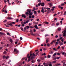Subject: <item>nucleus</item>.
Listing matches in <instances>:
<instances>
[{"label":"nucleus","mask_w":66,"mask_h":66,"mask_svg":"<svg viewBox=\"0 0 66 66\" xmlns=\"http://www.w3.org/2000/svg\"><path fill=\"white\" fill-rule=\"evenodd\" d=\"M32 55V53H30V55L29 56V54H28L27 55V58H28L29 59L28 60V62H29L31 61V59H30L31 56Z\"/></svg>","instance_id":"f257e3e1"},{"label":"nucleus","mask_w":66,"mask_h":66,"mask_svg":"<svg viewBox=\"0 0 66 66\" xmlns=\"http://www.w3.org/2000/svg\"><path fill=\"white\" fill-rule=\"evenodd\" d=\"M62 33H63L62 35L63 36V37H65V36H66V30H64V31H63L62 32Z\"/></svg>","instance_id":"f03ea898"},{"label":"nucleus","mask_w":66,"mask_h":66,"mask_svg":"<svg viewBox=\"0 0 66 66\" xmlns=\"http://www.w3.org/2000/svg\"><path fill=\"white\" fill-rule=\"evenodd\" d=\"M14 52H16V53H18V50H17V49H16V48H14Z\"/></svg>","instance_id":"7ed1b4c3"},{"label":"nucleus","mask_w":66,"mask_h":66,"mask_svg":"<svg viewBox=\"0 0 66 66\" xmlns=\"http://www.w3.org/2000/svg\"><path fill=\"white\" fill-rule=\"evenodd\" d=\"M2 12H4L5 13H7V11L6 10V9L4 10H2Z\"/></svg>","instance_id":"20e7f679"},{"label":"nucleus","mask_w":66,"mask_h":66,"mask_svg":"<svg viewBox=\"0 0 66 66\" xmlns=\"http://www.w3.org/2000/svg\"><path fill=\"white\" fill-rule=\"evenodd\" d=\"M58 43L60 44V46H62V45H63V43L61 42L60 41H59Z\"/></svg>","instance_id":"39448f33"},{"label":"nucleus","mask_w":66,"mask_h":66,"mask_svg":"<svg viewBox=\"0 0 66 66\" xmlns=\"http://www.w3.org/2000/svg\"><path fill=\"white\" fill-rule=\"evenodd\" d=\"M21 16L22 17H23L24 18H26V16L24 14H22L21 15Z\"/></svg>","instance_id":"423d86ee"},{"label":"nucleus","mask_w":66,"mask_h":66,"mask_svg":"<svg viewBox=\"0 0 66 66\" xmlns=\"http://www.w3.org/2000/svg\"><path fill=\"white\" fill-rule=\"evenodd\" d=\"M33 32H30V34H31V35H33V36H35V35L34 34H33Z\"/></svg>","instance_id":"0eeeda50"},{"label":"nucleus","mask_w":66,"mask_h":66,"mask_svg":"<svg viewBox=\"0 0 66 66\" xmlns=\"http://www.w3.org/2000/svg\"><path fill=\"white\" fill-rule=\"evenodd\" d=\"M48 4L50 5L49 6L50 7H51L52 6V3H48Z\"/></svg>","instance_id":"6e6552de"},{"label":"nucleus","mask_w":66,"mask_h":66,"mask_svg":"<svg viewBox=\"0 0 66 66\" xmlns=\"http://www.w3.org/2000/svg\"><path fill=\"white\" fill-rule=\"evenodd\" d=\"M41 5L42 6H44L45 5V3H41Z\"/></svg>","instance_id":"1a4fd4ad"},{"label":"nucleus","mask_w":66,"mask_h":66,"mask_svg":"<svg viewBox=\"0 0 66 66\" xmlns=\"http://www.w3.org/2000/svg\"><path fill=\"white\" fill-rule=\"evenodd\" d=\"M41 12H42V13H45V11H44V9H43V8H42V9Z\"/></svg>","instance_id":"9d476101"},{"label":"nucleus","mask_w":66,"mask_h":66,"mask_svg":"<svg viewBox=\"0 0 66 66\" xmlns=\"http://www.w3.org/2000/svg\"><path fill=\"white\" fill-rule=\"evenodd\" d=\"M34 27L36 29H38V28L37 27V25H35Z\"/></svg>","instance_id":"9b49d317"},{"label":"nucleus","mask_w":66,"mask_h":66,"mask_svg":"<svg viewBox=\"0 0 66 66\" xmlns=\"http://www.w3.org/2000/svg\"><path fill=\"white\" fill-rule=\"evenodd\" d=\"M34 58V56H31V60H33V59Z\"/></svg>","instance_id":"f8f14e48"},{"label":"nucleus","mask_w":66,"mask_h":66,"mask_svg":"<svg viewBox=\"0 0 66 66\" xmlns=\"http://www.w3.org/2000/svg\"><path fill=\"white\" fill-rule=\"evenodd\" d=\"M8 25H9V26H10L11 27H13V26L12 24V23H11L10 24H8Z\"/></svg>","instance_id":"ddd939ff"},{"label":"nucleus","mask_w":66,"mask_h":66,"mask_svg":"<svg viewBox=\"0 0 66 66\" xmlns=\"http://www.w3.org/2000/svg\"><path fill=\"white\" fill-rule=\"evenodd\" d=\"M19 66H22V63L21 62L19 63Z\"/></svg>","instance_id":"4468645a"},{"label":"nucleus","mask_w":66,"mask_h":66,"mask_svg":"<svg viewBox=\"0 0 66 66\" xmlns=\"http://www.w3.org/2000/svg\"><path fill=\"white\" fill-rule=\"evenodd\" d=\"M60 25V23L59 22H57L56 23V25L57 26H58Z\"/></svg>","instance_id":"2eb2a0df"},{"label":"nucleus","mask_w":66,"mask_h":66,"mask_svg":"<svg viewBox=\"0 0 66 66\" xmlns=\"http://www.w3.org/2000/svg\"><path fill=\"white\" fill-rule=\"evenodd\" d=\"M33 23L34 24H38V23H37L35 22H34Z\"/></svg>","instance_id":"dca6fc26"},{"label":"nucleus","mask_w":66,"mask_h":66,"mask_svg":"<svg viewBox=\"0 0 66 66\" xmlns=\"http://www.w3.org/2000/svg\"><path fill=\"white\" fill-rule=\"evenodd\" d=\"M58 30L59 31H61V28H58Z\"/></svg>","instance_id":"f3484780"},{"label":"nucleus","mask_w":66,"mask_h":66,"mask_svg":"<svg viewBox=\"0 0 66 66\" xmlns=\"http://www.w3.org/2000/svg\"><path fill=\"white\" fill-rule=\"evenodd\" d=\"M10 41L11 43H13V40L12 39H10Z\"/></svg>","instance_id":"a211bd4d"},{"label":"nucleus","mask_w":66,"mask_h":66,"mask_svg":"<svg viewBox=\"0 0 66 66\" xmlns=\"http://www.w3.org/2000/svg\"><path fill=\"white\" fill-rule=\"evenodd\" d=\"M29 13V15L30 16H31V15H32V14H33V12H32L31 13Z\"/></svg>","instance_id":"6ab92c4d"},{"label":"nucleus","mask_w":66,"mask_h":66,"mask_svg":"<svg viewBox=\"0 0 66 66\" xmlns=\"http://www.w3.org/2000/svg\"><path fill=\"white\" fill-rule=\"evenodd\" d=\"M30 11V10H29V9H27V12H28L29 13H31V11Z\"/></svg>","instance_id":"aec40b11"},{"label":"nucleus","mask_w":66,"mask_h":66,"mask_svg":"<svg viewBox=\"0 0 66 66\" xmlns=\"http://www.w3.org/2000/svg\"><path fill=\"white\" fill-rule=\"evenodd\" d=\"M7 53H6V51H4L3 54H6Z\"/></svg>","instance_id":"412c9836"},{"label":"nucleus","mask_w":66,"mask_h":66,"mask_svg":"<svg viewBox=\"0 0 66 66\" xmlns=\"http://www.w3.org/2000/svg\"><path fill=\"white\" fill-rule=\"evenodd\" d=\"M35 35H36V36H39V35L38 34H35Z\"/></svg>","instance_id":"4be33fe9"},{"label":"nucleus","mask_w":66,"mask_h":66,"mask_svg":"<svg viewBox=\"0 0 66 66\" xmlns=\"http://www.w3.org/2000/svg\"><path fill=\"white\" fill-rule=\"evenodd\" d=\"M0 34H1V35H4V34L3 32H0Z\"/></svg>","instance_id":"5701e85b"},{"label":"nucleus","mask_w":66,"mask_h":66,"mask_svg":"<svg viewBox=\"0 0 66 66\" xmlns=\"http://www.w3.org/2000/svg\"><path fill=\"white\" fill-rule=\"evenodd\" d=\"M31 62L32 63H35V60H33L31 61Z\"/></svg>","instance_id":"b1692460"},{"label":"nucleus","mask_w":66,"mask_h":66,"mask_svg":"<svg viewBox=\"0 0 66 66\" xmlns=\"http://www.w3.org/2000/svg\"><path fill=\"white\" fill-rule=\"evenodd\" d=\"M25 14L27 15V16H28V14H29V13L28 12H26L25 13Z\"/></svg>","instance_id":"393cba45"},{"label":"nucleus","mask_w":66,"mask_h":66,"mask_svg":"<svg viewBox=\"0 0 66 66\" xmlns=\"http://www.w3.org/2000/svg\"><path fill=\"white\" fill-rule=\"evenodd\" d=\"M53 49L54 50H55V51H57V50H56V49L55 48H53Z\"/></svg>","instance_id":"a878e982"},{"label":"nucleus","mask_w":66,"mask_h":66,"mask_svg":"<svg viewBox=\"0 0 66 66\" xmlns=\"http://www.w3.org/2000/svg\"><path fill=\"white\" fill-rule=\"evenodd\" d=\"M56 40H53V43H55V42H56Z\"/></svg>","instance_id":"bb28decb"},{"label":"nucleus","mask_w":66,"mask_h":66,"mask_svg":"<svg viewBox=\"0 0 66 66\" xmlns=\"http://www.w3.org/2000/svg\"><path fill=\"white\" fill-rule=\"evenodd\" d=\"M56 53H55L53 55V56H54L56 55Z\"/></svg>","instance_id":"cd10ccee"},{"label":"nucleus","mask_w":66,"mask_h":66,"mask_svg":"<svg viewBox=\"0 0 66 66\" xmlns=\"http://www.w3.org/2000/svg\"><path fill=\"white\" fill-rule=\"evenodd\" d=\"M45 23L46 24H48L49 23V22H45Z\"/></svg>","instance_id":"c85d7f7f"},{"label":"nucleus","mask_w":66,"mask_h":66,"mask_svg":"<svg viewBox=\"0 0 66 66\" xmlns=\"http://www.w3.org/2000/svg\"><path fill=\"white\" fill-rule=\"evenodd\" d=\"M41 3L40 2V3H38V5L39 6H40V5H41Z\"/></svg>","instance_id":"c756f323"},{"label":"nucleus","mask_w":66,"mask_h":66,"mask_svg":"<svg viewBox=\"0 0 66 66\" xmlns=\"http://www.w3.org/2000/svg\"><path fill=\"white\" fill-rule=\"evenodd\" d=\"M64 5H65V4L64 3H62L61 4V6H64Z\"/></svg>","instance_id":"7c9ffc66"},{"label":"nucleus","mask_w":66,"mask_h":66,"mask_svg":"<svg viewBox=\"0 0 66 66\" xmlns=\"http://www.w3.org/2000/svg\"><path fill=\"white\" fill-rule=\"evenodd\" d=\"M20 29H21V30H22V31H23V28L22 27H21Z\"/></svg>","instance_id":"2f4dec72"},{"label":"nucleus","mask_w":66,"mask_h":66,"mask_svg":"<svg viewBox=\"0 0 66 66\" xmlns=\"http://www.w3.org/2000/svg\"><path fill=\"white\" fill-rule=\"evenodd\" d=\"M9 57L8 56H7L6 57V59H9Z\"/></svg>","instance_id":"473e14b6"},{"label":"nucleus","mask_w":66,"mask_h":66,"mask_svg":"<svg viewBox=\"0 0 66 66\" xmlns=\"http://www.w3.org/2000/svg\"><path fill=\"white\" fill-rule=\"evenodd\" d=\"M26 28H27V29H29V28H30V27H29V26H26Z\"/></svg>","instance_id":"72a5a7b5"},{"label":"nucleus","mask_w":66,"mask_h":66,"mask_svg":"<svg viewBox=\"0 0 66 66\" xmlns=\"http://www.w3.org/2000/svg\"><path fill=\"white\" fill-rule=\"evenodd\" d=\"M47 47H49L50 46V44L49 43H48L47 44Z\"/></svg>","instance_id":"f704fd0d"},{"label":"nucleus","mask_w":66,"mask_h":66,"mask_svg":"<svg viewBox=\"0 0 66 66\" xmlns=\"http://www.w3.org/2000/svg\"><path fill=\"white\" fill-rule=\"evenodd\" d=\"M48 39H47L46 40V43H48Z\"/></svg>","instance_id":"c9c22d12"},{"label":"nucleus","mask_w":66,"mask_h":66,"mask_svg":"<svg viewBox=\"0 0 66 66\" xmlns=\"http://www.w3.org/2000/svg\"><path fill=\"white\" fill-rule=\"evenodd\" d=\"M29 21V20H28L26 21V23H28Z\"/></svg>","instance_id":"e433bc0d"},{"label":"nucleus","mask_w":66,"mask_h":66,"mask_svg":"<svg viewBox=\"0 0 66 66\" xmlns=\"http://www.w3.org/2000/svg\"><path fill=\"white\" fill-rule=\"evenodd\" d=\"M37 61L38 62H40V60H39V59H38L37 60Z\"/></svg>","instance_id":"4c0bfd02"},{"label":"nucleus","mask_w":66,"mask_h":66,"mask_svg":"<svg viewBox=\"0 0 66 66\" xmlns=\"http://www.w3.org/2000/svg\"><path fill=\"white\" fill-rule=\"evenodd\" d=\"M57 59V58L56 57L55 58H53V60H55L56 59Z\"/></svg>","instance_id":"58836bf2"},{"label":"nucleus","mask_w":66,"mask_h":66,"mask_svg":"<svg viewBox=\"0 0 66 66\" xmlns=\"http://www.w3.org/2000/svg\"><path fill=\"white\" fill-rule=\"evenodd\" d=\"M32 56H36V55L34 53H33L32 54Z\"/></svg>","instance_id":"ea45409f"},{"label":"nucleus","mask_w":66,"mask_h":66,"mask_svg":"<svg viewBox=\"0 0 66 66\" xmlns=\"http://www.w3.org/2000/svg\"><path fill=\"white\" fill-rule=\"evenodd\" d=\"M12 24H14L15 23V22H11Z\"/></svg>","instance_id":"a19ab883"},{"label":"nucleus","mask_w":66,"mask_h":66,"mask_svg":"<svg viewBox=\"0 0 66 66\" xmlns=\"http://www.w3.org/2000/svg\"><path fill=\"white\" fill-rule=\"evenodd\" d=\"M8 2V3H9V4L10 5H11V4L10 3H9V0H7Z\"/></svg>","instance_id":"79ce46f5"},{"label":"nucleus","mask_w":66,"mask_h":66,"mask_svg":"<svg viewBox=\"0 0 66 66\" xmlns=\"http://www.w3.org/2000/svg\"><path fill=\"white\" fill-rule=\"evenodd\" d=\"M60 39H58L57 40V42H58V41H60Z\"/></svg>","instance_id":"37998d69"},{"label":"nucleus","mask_w":66,"mask_h":66,"mask_svg":"<svg viewBox=\"0 0 66 66\" xmlns=\"http://www.w3.org/2000/svg\"><path fill=\"white\" fill-rule=\"evenodd\" d=\"M60 46H59L57 48V49H60Z\"/></svg>","instance_id":"c03bdc74"},{"label":"nucleus","mask_w":66,"mask_h":66,"mask_svg":"<svg viewBox=\"0 0 66 66\" xmlns=\"http://www.w3.org/2000/svg\"><path fill=\"white\" fill-rule=\"evenodd\" d=\"M3 59H5V58H6V56H3Z\"/></svg>","instance_id":"a18cd8bd"},{"label":"nucleus","mask_w":66,"mask_h":66,"mask_svg":"<svg viewBox=\"0 0 66 66\" xmlns=\"http://www.w3.org/2000/svg\"><path fill=\"white\" fill-rule=\"evenodd\" d=\"M29 18H32V17H31V15H30L29 16Z\"/></svg>","instance_id":"49530a36"},{"label":"nucleus","mask_w":66,"mask_h":66,"mask_svg":"<svg viewBox=\"0 0 66 66\" xmlns=\"http://www.w3.org/2000/svg\"><path fill=\"white\" fill-rule=\"evenodd\" d=\"M53 44V41H52V42H51V43L50 44V45H51V44Z\"/></svg>","instance_id":"de8ad7c7"},{"label":"nucleus","mask_w":66,"mask_h":66,"mask_svg":"<svg viewBox=\"0 0 66 66\" xmlns=\"http://www.w3.org/2000/svg\"><path fill=\"white\" fill-rule=\"evenodd\" d=\"M58 42H56L55 45H58Z\"/></svg>","instance_id":"09e8293b"},{"label":"nucleus","mask_w":66,"mask_h":66,"mask_svg":"<svg viewBox=\"0 0 66 66\" xmlns=\"http://www.w3.org/2000/svg\"><path fill=\"white\" fill-rule=\"evenodd\" d=\"M62 36V34H60L59 35V37H61V36Z\"/></svg>","instance_id":"8fccbe9b"},{"label":"nucleus","mask_w":66,"mask_h":66,"mask_svg":"<svg viewBox=\"0 0 66 66\" xmlns=\"http://www.w3.org/2000/svg\"><path fill=\"white\" fill-rule=\"evenodd\" d=\"M19 20H18V19H16V22H18V21Z\"/></svg>","instance_id":"3c124183"},{"label":"nucleus","mask_w":66,"mask_h":66,"mask_svg":"<svg viewBox=\"0 0 66 66\" xmlns=\"http://www.w3.org/2000/svg\"><path fill=\"white\" fill-rule=\"evenodd\" d=\"M63 39V37H61L59 38L60 39Z\"/></svg>","instance_id":"603ef678"},{"label":"nucleus","mask_w":66,"mask_h":66,"mask_svg":"<svg viewBox=\"0 0 66 66\" xmlns=\"http://www.w3.org/2000/svg\"><path fill=\"white\" fill-rule=\"evenodd\" d=\"M53 53V52L52 51H51V53H50V54H52Z\"/></svg>","instance_id":"864d4df0"},{"label":"nucleus","mask_w":66,"mask_h":66,"mask_svg":"<svg viewBox=\"0 0 66 66\" xmlns=\"http://www.w3.org/2000/svg\"><path fill=\"white\" fill-rule=\"evenodd\" d=\"M10 44H8L7 45H6V47H9V46H10Z\"/></svg>","instance_id":"5fc2aeb1"},{"label":"nucleus","mask_w":66,"mask_h":66,"mask_svg":"<svg viewBox=\"0 0 66 66\" xmlns=\"http://www.w3.org/2000/svg\"><path fill=\"white\" fill-rule=\"evenodd\" d=\"M60 8L61 10H63V7H61Z\"/></svg>","instance_id":"6e6d98bb"},{"label":"nucleus","mask_w":66,"mask_h":66,"mask_svg":"<svg viewBox=\"0 0 66 66\" xmlns=\"http://www.w3.org/2000/svg\"><path fill=\"white\" fill-rule=\"evenodd\" d=\"M55 38H57L58 37V36L57 35H56L55 36Z\"/></svg>","instance_id":"4d7b16f0"},{"label":"nucleus","mask_w":66,"mask_h":66,"mask_svg":"<svg viewBox=\"0 0 66 66\" xmlns=\"http://www.w3.org/2000/svg\"><path fill=\"white\" fill-rule=\"evenodd\" d=\"M66 11H65L64 12V15H66Z\"/></svg>","instance_id":"13d9d810"},{"label":"nucleus","mask_w":66,"mask_h":66,"mask_svg":"<svg viewBox=\"0 0 66 66\" xmlns=\"http://www.w3.org/2000/svg\"><path fill=\"white\" fill-rule=\"evenodd\" d=\"M4 2H5V4H6V2H7V1H6V0H4Z\"/></svg>","instance_id":"bf43d9fd"},{"label":"nucleus","mask_w":66,"mask_h":66,"mask_svg":"<svg viewBox=\"0 0 66 66\" xmlns=\"http://www.w3.org/2000/svg\"><path fill=\"white\" fill-rule=\"evenodd\" d=\"M49 66H52V64H51V63H50L49 64Z\"/></svg>","instance_id":"052dcab7"},{"label":"nucleus","mask_w":66,"mask_h":66,"mask_svg":"<svg viewBox=\"0 0 66 66\" xmlns=\"http://www.w3.org/2000/svg\"><path fill=\"white\" fill-rule=\"evenodd\" d=\"M34 14H36V11H34Z\"/></svg>","instance_id":"680f3d73"},{"label":"nucleus","mask_w":66,"mask_h":66,"mask_svg":"<svg viewBox=\"0 0 66 66\" xmlns=\"http://www.w3.org/2000/svg\"><path fill=\"white\" fill-rule=\"evenodd\" d=\"M48 58H50V57H51V56L50 55H48Z\"/></svg>","instance_id":"e2e57ef3"},{"label":"nucleus","mask_w":66,"mask_h":66,"mask_svg":"<svg viewBox=\"0 0 66 66\" xmlns=\"http://www.w3.org/2000/svg\"><path fill=\"white\" fill-rule=\"evenodd\" d=\"M32 18H34V15L32 16Z\"/></svg>","instance_id":"0e129e2a"},{"label":"nucleus","mask_w":66,"mask_h":66,"mask_svg":"<svg viewBox=\"0 0 66 66\" xmlns=\"http://www.w3.org/2000/svg\"><path fill=\"white\" fill-rule=\"evenodd\" d=\"M22 27H24V24H23L22 25Z\"/></svg>","instance_id":"69168bd1"},{"label":"nucleus","mask_w":66,"mask_h":66,"mask_svg":"<svg viewBox=\"0 0 66 66\" xmlns=\"http://www.w3.org/2000/svg\"><path fill=\"white\" fill-rule=\"evenodd\" d=\"M60 57H57V60H59V59Z\"/></svg>","instance_id":"338daca9"},{"label":"nucleus","mask_w":66,"mask_h":66,"mask_svg":"<svg viewBox=\"0 0 66 66\" xmlns=\"http://www.w3.org/2000/svg\"><path fill=\"white\" fill-rule=\"evenodd\" d=\"M61 48H62V49H64V47H62Z\"/></svg>","instance_id":"774afa93"}]
</instances>
